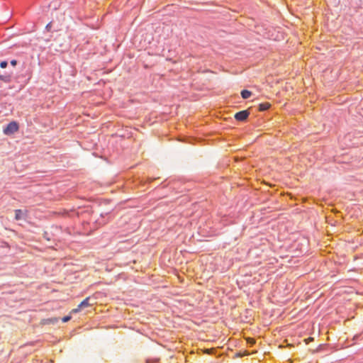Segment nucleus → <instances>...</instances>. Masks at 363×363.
Returning <instances> with one entry per match:
<instances>
[{
	"label": "nucleus",
	"mask_w": 363,
	"mask_h": 363,
	"mask_svg": "<svg viewBox=\"0 0 363 363\" xmlns=\"http://www.w3.org/2000/svg\"><path fill=\"white\" fill-rule=\"evenodd\" d=\"M19 129L18 123L16 121L9 123L4 129V133L6 135H12L16 133Z\"/></svg>",
	"instance_id": "obj_1"
},
{
	"label": "nucleus",
	"mask_w": 363,
	"mask_h": 363,
	"mask_svg": "<svg viewBox=\"0 0 363 363\" xmlns=\"http://www.w3.org/2000/svg\"><path fill=\"white\" fill-rule=\"evenodd\" d=\"M90 298H86L76 308H74L71 311V313H77L79 312L82 309L89 307L92 304L89 303Z\"/></svg>",
	"instance_id": "obj_2"
},
{
	"label": "nucleus",
	"mask_w": 363,
	"mask_h": 363,
	"mask_svg": "<svg viewBox=\"0 0 363 363\" xmlns=\"http://www.w3.org/2000/svg\"><path fill=\"white\" fill-rule=\"evenodd\" d=\"M249 115H250V112L248 111H247V110L242 111L237 113L235 115V118L239 121H244L245 120H246L248 118Z\"/></svg>",
	"instance_id": "obj_3"
},
{
	"label": "nucleus",
	"mask_w": 363,
	"mask_h": 363,
	"mask_svg": "<svg viewBox=\"0 0 363 363\" xmlns=\"http://www.w3.org/2000/svg\"><path fill=\"white\" fill-rule=\"evenodd\" d=\"M271 107V104L268 102L262 103L259 105V111H264L268 110Z\"/></svg>",
	"instance_id": "obj_4"
},
{
	"label": "nucleus",
	"mask_w": 363,
	"mask_h": 363,
	"mask_svg": "<svg viewBox=\"0 0 363 363\" xmlns=\"http://www.w3.org/2000/svg\"><path fill=\"white\" fill-rule=\"evenodd\" d=\"M23 217V212L22 210L18 209L15 211V219L19 220Z\"/></svg>",
	"instance_id": "obj_5"
},
{
	"label": "nucleus",
	"mask_w": 363,
	"mask_h": 363,
	"mask_svg": "<svg viewBox=\"0 0 363 363\" xmlns=\"http://www.w3.org/2000/svg\"><path fill=\"white\" fill-rule=\"evenodd\" d=\"M0 80L9 83L11 80V77L9 74H0Z\"/></svg>",
	"instance_id": "obj_6"
},
{
	"label": "nucleus",
	"mask_w": 363,
	"mask_h": 363,
	"mask_svg": "<svg viewBox=\"0 0 363 363\" xmlns=\"http://www.w3.org/2000/svg\"><path fill=\"white\" fill-rule=\"evenodd\" d=\"M252 93L247 90H242L241 92V96L243 99H246L251 96Z\"/></svg>",
	"instance_id": "obj_7"
},
{
	"label": "nucleus",
	"mask_w": 363,
	"mask_h": 363,
	"mask_svg": "<svg viewBox=\"0 0 363 363\" xmlns=\"http://www.w3.org/2000/svg\"><path fill=\"white\" fill-rule=\"evenodd\" d=\"M245 340L250 346H253L256 342L255 340L252 337H246Z\"/></svg>",
	"instance_id": "obj_8"
},
{
	"label": "nucleus",
	"mask_w": 363,
	"mask_h": 363,
	"mask_svg": "<svg viewBox=\"0 0 363 363\" xmlns=\"http://www.w3.org/2000/svg\"><path fill=\"white\" fill-rule=\"evenodd\" d=\"M8 65V63L6 61H2L1 63H0V67L3 69L6 68Z\"/></svg>",
	"instance_id": "obj_9"
},
{
	"label": "nucleus",
	"mask_w": 363,
	"mask_h": 363,
	"mask_svg": "<svg viewBox=\"0 0 363 363\" xmlns=\"http://www.w3.org/2000/svg\"><path fill=\"white\" fill-rule=\"evenodd\" d=\"M70 319H71V316H70V315L65 316V317L62 318V322H63V323H67V322H68Z\"/></svg>",
	"instance_id": "obj_10"
},
{
	"label": "nucleus",
	"mask_w": 363,
	"mask_h": 363,
	"mask_svg": "<svg viewBox=\"0 0 363 363\" xmlns=\"http://www.w3.org/2000/svg\"><path fill=\"white\" fill-rule=\"evenodd\" d=\"M213 351H215L214 348L207 349L206 350V353H207V354H213Z\"/></svg>",
	"instance_id": "obj_11"
},
{
	"label": "nucleus",
	"mask_w": 363,
	"mask_h": 363,
	"mask_svg": "<svg viewBox=\"0 0 363 363\" xmlns=\"http://www.w3.org/2000/svg\"><path fill=\"white\" fill-rule=\"evenodd\" d=\"M249 354H250L249 352L245 351V352H242V354H239L238 356L242 357L244 356H247Z\"/></svg>",
	"instance_id": "obj_12"
},
{
	"label": "nucleus",
	"mask_w": 363,
	"mask_h": 363,
	"mask_svg": "<svg viewBox=\"0 0 363 363\" xmlns=\"http://www.w3.org/2000/svg\"><path fill=\"white\" fill-rule=\"evenodd\" d=\"M11 65L12 66H13V67H14V66H16V65H17V61H16V60H11Z\"/></svg>",
	"instance_id": "obj_13"
}]
</instances>
